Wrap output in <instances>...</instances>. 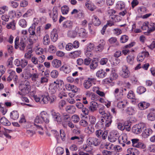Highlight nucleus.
<instances>
[{"mask_svg":"<svg viewBox=\"0 0 155 155\" xmlns=\"http://www.w3.org/2000/svg\"><path fill=\"white\" fill-rule=\"evenodd\" d=\"M63 84L61 81L57 80L54 81L51 86L50 91L52 94H55L58 91L62 89Z\"/></svg>","mask_w":155,"mask_h":155,"instance_id":"20e7f679","label":"nucleus"},{"mask_svg":"<svg viewBox=\"0 0 155 155\" xmlns=\"http://www.w3.org/2000/svg\"><path fill=\"white\" fill-rule=\"evenodd\" d=\"M98 105L96 102L92 101L90 102V104L88 107V108L89 109V111L93 112L97 110V108L98 107Z\"/></svg>","mask_w":155,"mask_h":155,"instance_id":"dca6fc26","label":"nucleus"},{"mask_svg":"<svg viewBox=\"0 0 155 155\" xmlns=\"http://www.w3.org/2000/svg\"><path fill=\"white\" fill-rule=\"evenodd\" d=\"M60 137L63 141H64L66 139V135L63 130H60Z\"/></svg>","mask_w":155,"mask_h":155,"instance_id":"0e129e2a","label":"nucleus"},{"mask_svg":"<svg viewBox=\"0 0 155 155\" xmlns=\"http://www.w3.org/2000/svg\"><path fill=\"white\" fill-rule=\"evenodd\" d=\"M122 77L124 78H128L130 75V72L128 69V67L126 65H123L122 68Z\"/></svg>","mask_w":155,"mask_h":155,"instance_id":"1a4fd4ad","label":"nucleus"},{"mask_svg":"<svg viewBox=\"0 0 155 155\" xmlns=\"http://www.w3.org/2000/svg\"><path fill=\"white\" fill-rule=\"evenodd\" d=\"M58 8L57 7H54L53 8L52 12L49 13L50 17L54 22H56L58 20Z\"/></svg>","mask_w":155,"mask_h":155,"instance_id":"423d86ee","label":"nucleus"},{"mask_svg":"<svg viewBox=\"0 0 155 155\" xmlns=\"http://www.w3.org/2000/svg\"><path fill=\"white\" fill-rule=\"evenodd\" d=\"M41 103L43 104H46L49 101L48 97L45 96H42L41 98Z\"/></svg>","mask_w":155,"mask_h":155,"instance_id":"864d4df0","label":"nucleus"},{"mask_svg":"<svg viewBox=\"0 0 155 155\" xmlns=\"http://www.w3.org/2000/svg\"><path fill=\"white\" fill-rule=\"evenodd\" d=\"M89 120L91 124L94 125L95 124L96 121V118L93 116H89Z\"/></svg>","mask_w":155,"mask_h":155,"instance_id":"e2e57ef3","label":"nucleus"},{"mask_svg":"<svg viewBox=\"0 0 155 155\" xmlns=\"http://www.w3.org/2000/svg\"><path fill=\"white\" fill-rule=\"evenodd\" d=\"M50 38L51 40L54 42H56L58 38V32L56 29H54L50 34Z\"/></svg>","mask_w":155,"mask_h":155,"instance_id":"a211bd4d","label":"nucleus"},{"mask_svg":"<svg viewBox=\"0 0 155 155\" xmlns=\"http://www.w3.org/2000/svg\"><path fill=\"white\" fill-rule=\"evenodd\" d=\"M120 91L119 89L118 88H116L114 92V94L116 100H119L120 99V97H119L117 95V94L119 93Z\"/></svg>","mask_w":155,"mask_h":155,"instance_id":"052dcab7","label":"nucleus"},{"mask_svg":"<svg viewBox=\"0 0 155 155\" xmlns=\"http://www.w3.org/2000/svg\"><path fill=\"white\" fill-rule=\"evenodd\" d=\"M0 123L3 125L9 126L11 125V123L5 117H2L0 119Z\"/></svg>","mask_w":155,"mask_h":155,"instance_id":"473e14b6","label":"nucleus"},{"mask_svg":"<svg viewBox=\"0 0 155 155\" xmlns=\"http://www.w3.org/2000/svg\"><path fill=\"white\" fill-rule=\"evenodd\" d=\"M19 87L23 94L25 95L27 94L30 91V83L28 81H25L21 83Z\"/></svg>","mask_w":155,"mask_h":155,"instance_id":"f03ea898","label":"nucleus"},{"mask_svg":"<svg viewBox=\"0 0 155 155\" xmlns=\"http://www.w3.org/2000/svg\"><path fill=\"white\" fill-rule=\"evenodd\" d=\"M117 107L119 108L123 109L127 105V102L124 100L121 99V98L119 100H117Z\"/></svg>","mask_w":155,"mask_h":155,"instance_id":"6ab92c4d","label":"nucleus"},{"mask_svg":"<svg viewBox=\"0 0 155 155\" xmlns=\"http://www.w3.org/2000/svg\"><path fill=\"white\" fill-rule=\"evenodd\" d=\"M116 6L118 9L121 10L124 8L125 4L123 2L121 1H118L117 2Z\"/></svg>","mask_w":155,"mask_h":155,"instance_id":"ea45409f","label":"nucleus"},{"mask_svg":"<svg viewBox=\"0 0 155 155\" xmlns=\"http://www.w3.org/2000/svg\"><path fill=\"white\" fill-rule=\"evenodd\" d=\"M134 57L133 55H129L127 57V61L129 64H132Z\"/></svg>","mask_w":155,"mask_h":155,"instance_id":"a18cd8bd","label":"nucleus"},{"mask_svg":"<svg viewBox=\"0 0 155 155\" xmlns=\"http://www.w3.org/2000/svg\"><path fill=\"white\" fill-rule=\"evenodd\" d=\"M32 50L31 49L28 50L26 53L25 54V58L27 59H30L32 56Z\"/></svg>","mask_w":155,"mask_h":155,"instance_id":"09e8293b","label":"nucleus"},{"mask_svg":"<svg viewBox=\"0 0 155 155\" xmlns=\"http://www.w3.org/2000/svg\"><path fill=\"white\" fill-rule=\"evenodd\" d=\"M8 10V6L5 5L0 7V14H2Z\"/></svg>","mask_w":155,"mask_h":155,"instance_id":"4d7b16f0","label":"nucleus"},{"mask_svg":"<svg viewBox=\"0 0 155 155\" xmlns=\"http://www.w3.org/2000/svg\"><path fill=\"white\" fill-rule=\"evenodd\" d=\"M95 80V79L93 78H88L87 80H84L83 86L86 89H89L92 85V83Z\"/></svg>","mask_w":155,"mask_h":155,"instance_id":"0eeeda50","label":"nucleus"},{"mask_svg":"<svg viewBox=\"0 0 155 155\" xmlns=\"http://www.w3.org/2000/svg\"><path fill=\"white\" fill-rule=\"evenodd\" d=\"M87 142L89 145H93L97 146L100 143L99 140L95 137H90L87 139Z\"/></svg>","mask_w":155,"mask_h":155,"instance_id":"f8f14e48","label":"nucleus"},{"mask_svg":"<svg viewBox=\"0 0 155 155\" xmlns=\"http://www.w3.org/2000/svg\"><path fill=\"white\" fill-rule=\"evenodd\" d=\"M148 33H150L155 31V23H149Z\"/></svg>","mask_w":155,"mask_h":155,"instance_id":"4c0bfd02","label":"nucleus"},{"mask_svg":"<svg viewBox=\"0 0 155 155\" xmlns=\"http://www.w3.org/2000/svg\"><path fill=\"white\" fill-rule=\"evenodd\" d=\"M60 70L63 71L64 73L66 74H68L71 71L70 67L66 64L63 65L60 68Z\"/></svg>","mask_w":155,"mask_h":155,"instance_id":"412c9836","label":"nucleus"},{"mask_svg":"<svg viewBox=\"0 0 155 155\" xmlns=\"http://www.w3.org/2000/svg\"><path fill=\"white\" fill-rule=\"evenodd\" d=\"M48 51L51 53H54L56 51V48L55 46L51 45L49 47Z\"/></svg>","mask_w":155,"mask_h":155,"instance_id":"13d9d810","label":"nucleus"},{"mask_svg":"<svg viewBox=\"0 0 155 155\" xmlns=\"http://www.w3.org/2000/svg\"><path fill=\"white\" fill-rule=\"evenodd\" d=\"M150 105V104L145 102H141L138 104L139 108L141 110H143L147 108Z\"/></svg>","mask_w":155,"mask_h":155,"instance_id":"cd10ccee","label":"nucleus"},{"mask_svg":"<svg viewBox=\"0 0 155 155\" xmlns=\"http://www.w3.org/2000/svg\"><path fill=\"white\" fill-rule=\"evenodd\" d=\"M110 77V79L113 81L115 80L117 78L118 75L115 70H112L111 71Z\"/></svg>","mask_w":155,"mask_h":155,"instance_id":"c9c22d12","label":"nucleus"},{"mask_svg":"<svg viewBox=\"0 0 155 155\" xmlns=\"http://www.w3.org/2000/svg\"><path fill=\"white\" fill-rule=\"evenodd\" d=\"M56 151L57 154L59 155L63 154L64 152V149L61 147H57L56 149Z\"/></svg>","mask_w":155,"mask_h":155,"instance_id":"8fccbe9b","label":"nucleus"},{"mask_svg":"<svg viewBox=\"0 0 155 155\" xmlns=\"http://www.w3.org/2000/svg\"><path fill=\"white\" fill-rule=\"evenodd\" d=\"M85 6L89 10L91 11H94L96 8L93 3L89 1L85 3Z\"/></svg>","mask_w":155,"mask_h":155,"instance_id":"a878e982","label":"nucleus"},{"mask_svg":"<svg viewBox=\"0 0 155 155\" xmlns=\"http://www.w3.org/2000/svg\"><path fill=\"white\" fill-rule=\"evenodd\" d=\"M61 61L57 59H54L52 62V65L55 68H58L61 65Z\"/></svg>","mask_w":155,"mask_h":155,"instance_id":"c756f323","label":"nucleus"},{"mask_svg":"<svg viewBox=\"0 0 155 155\" xmlns=\"http://www.w3.org/2000/svg\"><path fill=\"white\" fill-rule=\"evenodd\" d=\"M129 153L132 154V155H139L140 154L139 151L135 148H130L127 150Z\"/></svg>","mask_w":155,"mask_h":155,"instance_id":"bb28decb","label":"nucleus"},{"mask_svg":"<svg viewBox=\"0 0 155 155\" xmlns=\"http://www.w3.org/2000/svg\"><path fill=\"white\" fill-rule=\"evenodd\" d=\"M118 140L119 143L122 144L123 147L125 146V143L127 145H129L131 143L130 141L127 140V137L126 135H123L121 137V140L118 139Z\"/></svg>","mask_w":155,"mask_h":155,"instance_id":"ddd939ff","label":"nucleus"},{"mask_svg":"<svg viewBox=\"0 0 155 155\" xmlns=\"http://www.w3.org/2000/svg\"><path fill=\"white\" fill-rule=\"evenodd\" d=\"M69 8L67 5H64L61 8V12L63 14L66 15L68 13L69 11Z\"/></svg>","mask_w":155,"mask_h":155,"instance_id":"79ce46f5","label":"nucleus"},{"mask_svg":"<svg viewBox=\"0 0 155 155\" xmlns=\"http://www.w3.org/2000/svg\"><path fill=\"white\" fill-rule=\"evenodd\" d=\"M110 21L112 22H116L117 21V16L116 15H111L109 17Z\"/></svg>","mask_w":155,"mask_h":155,"instance_id":"6e6d98bb","label":"nucleus"},{"mask_svg":"<svg viewBox=\"0 0 155 155\" xmlns=\"http://www.w3.org/2000/svg\"><path fill=\"white\" fill-rule=\"evenodd\" d=\"M43 123V120L41 118V116H40V114L39 116H37L36 117L34 120V124L37 130H43L42 127L41 125H38L37 124H42Z\"/></svg>","mask_w":155,"mask_h":155,"instance_id":"6e6552de","label":"nucleus"},{"mask_svg":"<svg viewBox=\"0 0 155 155\" xmlns=\"http://www.w3.org/2000/svg\"><path fill=\"white\" fill-rule=\"evenodd\" d=\"M6 27L8 29H12L14 30L15 29V22L14 20L8 24L6 26Z\"/></svg>","mask_w":155,"mask_h":155,"instance_id":"a19ab883","label":"nucleus"},{"mask_svg":"<svg viewBox=\"0 0 155 155\" xmlns=\"http://www.w3.org/2000/svg\"><path fill=\"white\" fill-rule=\"evenodd\" d=\"M29 76L31 81L34 82H36L39 78V74L37 70L31 73Z\"/></svg>","mask_w":155,"mask_h":155,"instance_id":"2eb2a0df","label":"nucleus"},{"mask_svg":"<svg viewBox=\"0 0 155 155\" xmlns=\"http://www.w3.org/2000/svg\"><path fill=\"white\" fill-rule=\"evenodd\" d=\"M143 130L142 135V136L144 138L147 137L152 133V130L150 129L146 128V127Z\"/></svg>","mask_w":155,"mask_h":155,"instance_id":"5701e85b","label":"nucleus"},{"mask_svg":"<svg viewBox=\"0 0 155 155\" xmlns=\"http://www.w3.org/2000/svg\"><path fill=\"white\" fill-rule=\"evenodd\" d=\"M72 118L73 121L74 123H77L80 120V118L79 116L76 114H74L72 116Z\"/></svg>","mask_w":155,"mask_h":155,"instance_id":"69168bd1","label":"nucleus"},{"mask_svg":"<svg viewBox=\"0 0 155 155\" xmlns=\"http://www.w3.org/2000/svg\"><path fill=\"white\" fill-rule=\"evenodd\" d=\"M17 49L19 48L21 51H24L26 46L25 38H21L20 39V42L17 45Z\"/></svg>","mask_w":155,"mask_h":155,"instance_id":"aec40b11","label":"nucleus"},{"mask_svg":"<svg viewBox=\"0 0 155 155\" xmlns=\"http://www.w3.org/2000/svg\"><path fill=\"white\" fill-rule=\"evenodd\" d=\"M127 113L129 115H132L134 113L135 110L132 107H128L126 110Z\"/></svg>","mask_w":155,"mask_h":155,"instance_id":"680f3d73","label":"nucleus"},{"mask_svg":"<svg viewBox=\"0 0 155 155\" xmlns=\"http://www.w3.org/2000/svg\"><path fill=\"white\" fill-rule=\"evenodd\" d=\"M58 75V71L55 70H52L50 73V76L54 78H56L57 77Z\"/></svg>","mask_w":155,"mask_h":155,"instance_id":"3c124183","label":"nucleus"},{"mask_svg":"<svg viewBox=\"0 0 155 155\" xmlns=\"http://www.w3.org/2000/svg\"><path fill=\"white\" fill-rule=\"evenodd\" d=\"M127 97L130 99H135V94L132 91H130L127 95Z\"/></svg>","mask_w":155,"mask_h":155,"instance_id":"bf43d9fd","label":"nucleus"},{"mask_svg":"<svg viewBox=\"0 0 155 155\" xmlns=\"http://www.w3.org/2000/svg\"><path fill=\"white\" fill-rule=\"evenodd\" d=\"M78 35L80 37L83 38H86L87 36V32L86 30L84 28H80L78 31Z\"/></svg>","mask_w":155,"mask_h":155,"instance_id":"4be33fe9","label":"nucleus"},{"mask_svg":"<svg viewBox=\"0 0 155 155\" xmlns=\"http://www.w3.org/2000/svg\"><path fill=\"white\" fill-rule=\"evenodd\" d=\"M96 76L99 78H103L107 75V73L103 69L100 70L96 73Z\"/></svg>","mask_w":155,"mask_h":155,"instance_id":"393cba45","label":"nucleus"},{"mask_svg":"<svg viewBox=\"0 0 155 155\" xmlns=\"http://www.w3.org/2000/svg\"><path fill=\"white\" fill-rule=\"evenodd\" d=\"M40 116H41L43 122H45L46 124H48L49 122V119L48 115L47 113L44 111H42L40 114Z\"/></svg>","mask_w":155,"mask_h":155,"instance_id":"f3484780","label":"nucleus"},{"mask_svg":"<svg viewBox=\"0 0 155 155\" xmlns=\"http://www.w3.org/2000/svg\"><path fill=\"white\" fill-rule=\"evenodd\" d=\"M51 114L54 120L58 123L61 122V119L59 113L56 112L54 110H52L51 111Z\"/></svg>","mask_w":155,"mask_h":155,"instance_id":"9b49d317","label":"nucleus"},{"mask_svg":"<svg viewBox=\"0 0 155 155\" xmlns=\"http://www.w3.org/2000/svg\"><path fill=\"white\" fill-rule=\"evenodd\" d=\"M94 45L93 43H90L87 45L86 51H91L94 49Z\"/></svg>","mask_w":155,"mask_h":155,"instance_id":"338daca9","label":"nucleus"},{"mask_svg":"<svg viewBox=\"0 0 155 155\" xmlns=\"http://www.w3.org/2000/svg\"><path fill=\"white\" fill-rule=\"evenodd\" d=\"M98 65V62L97 60H93L90 65V68L91 69L94 70L97 68Z\"/></svg>","mask_w":155,"mask_h":155,"instance_id":"f704fd0d","label":"nucleus"},{"mask_svg":"<svg viewBox=\"0 0 155 155\" xmlns=\"http://www.w3.org/2000/svg\"><path fill=\"white\" fill-rule=\"evenodd\" d=\"M149 53L147 51H143L139 54L137 58V60L138 62H141L146 57H148Z\"/></svg>","mask_w":155,"mask_h":155,"instance_id":"4468645a","label":"nucleus"},{"mask_svg":"<svg viewBox=\"0 0 155 155\" xmlns=\"http://www.w3.org/2000/svg\"><path fill=\"white\" fill-rule=\"evenodd\" d=\"M35 27L33 26H31L28 30L30 35L29 41L31 44H33V43L35 42L38 39V37L35 34Z\"/></svg>","mask_w":155,"mask_h":155,"instance_id":"7ed1b4c3","label":"nucleus"},{"mask_svg":"<svg viewBox=\"0 0 155 155\" xmlns=\"http://www.w3.org/2000/svg\"><path fill=\"white\" fill-rule=\"evenodd\" d=\"M119 134L117 132H112L108 136V140L111 142H115L119 139Z\"/></svg>","mask_w":155,"mask_h":155,"instance_id":"9d476101","label":"nucleus"},{"mask_svg":"<svg viewBox=\"0 0 155 155\" xmlns=\"http://www.w3.org/2000/svg\"><path fill=\"white\" fill-rule=\"evenodd\" d=\"M92 22L93 24L95 26H99L101 23V21L99 18L95 15L93 16Z\"/></svg>","mask_w":155,"mask_h":155,"instance_id":"7c9ffc66","label":"nucleus"},{"mask_svg":"<svg viewBox=\"0 0 155 155\" xmlns=\"http://www.w3.org/2000/svg\"><path fill=\"white\" fill-rule=\"evenodd\" d=\"M18 24L23 28L26 27L27 25V22L24 19L20 20L19 21Z\"/></svg>","mask_w":155,"mask_h":155,"instance_id":"c03bdc74","label":"nucleus"},{"mask_svg":"<svg viewBox=\"0 0 155 155\" xmlns=\"http://www.w3.org/2000/svg\"><path fill=\"white\" fill-rule=\"evenodd\" d=\"M66 110L70 113H73L75 112V109L73 106H67L66 108Z\"/></svg>","mask_w":155,"mask_h":155,"instance_id":"603ef678","label":"nucleus"},{"mask_svg":"<svg viewBox=\"0 0 155 155\" xmlns=\"http://www.w3.org/2000/svg\"><path fill=\"white\" fill-rule=\"evenodd\" d=\"M81 53V51H75L70 53L69 54V56L71 58H74L79 57Z\"/></svg>","mask_w":155,"mask_h":155,"instance_id":"c85d7f7f","label":"nucleus"},{"mask_svg":"<svg viewBox=\"0 0 155 155\" xmlns=\"http://www.w3.org/2000/svg\"><path fill=\"white\" fill-rule=\"evenodd\" d=\"M147 118L150 121H153L155 120V117L153 113H150L147 115Z\"/></svg>","mask_w":155,"mask_h":155,"instance_id":"774afa93","label":"nucleus"},{"mask_svg":"<svg viewBox=\"0 0 155 155\" xmlns=\"http://www.w3.org/2000/svg\"><path fill=\"white\" fill-rule=\"evenodd\" d=\"M100 41L101 42V43H100L97 47L98 51H101L103 50L105 44V42L103 40H100Z\"/></svg>","mask_w":155,"mask_h":155,"instance_id":"de8ad7c7","label":"nucleus"},{"mask_svg":"<svg viewBox=\"0 0 155 155\" xmlns=\"http://www.w3.org/2000/svg\"><path fill=\"white\" fill-rule=\"evenodd\" d=\"M43 42L44 45H47L50 43V39L48 35L46 34L44 37L43 39Z\"/></svg>","mask_w":155,"mask_h":155,"instance_id":"e433bc0d","label":"nucleus"},{"mask_svg":"<svg viewBox=\"0 0 155 155\" xmlns=\"http://www.w3.org/2000/svg\"><path fill=\"white\" fill-rule=\"evenodd\" d=\"M61 122H66L67 123L71 119V116L68 114L66 113L63 114L61 117Z\"/></svg>","mask_w":155,"mask_h":155,"instance_id":"b1692460","label":"nucleus"},{"mask_svg":"<svg viewBox=\"0 0 155 155\" xmlns=\"http://www.w3.org/2000/svg\"><path fill=\"white\" fill-rule=\"evenodd\" d=\"M146 124L145 123L141 122L138 124L134 125L132 128V132L136 134L140 133L142 130L146 128Z\"/></svg>","mask_w":155,"mask_h":155,"instance_id":"39448f33","label":"nucleus"},{"mask_svg":"<svg viewBox=\"0 0 155 155\" xmlns=\"http://www.w3.org/2000/svg\"><path fill=\"white\" fill-rule=\"evenodd\" d=\"M129 39L128 37L126 35L122 36L120 38V41L122 43H124L126 42Z\"/></svg>","mask_w":155,"mask_h":155,"instance_id":"5fc2aeb1","label":"nucleus"},{"mask_svg":"<svg viewBox=\"0 0 155 155\" xmlns=\"http://www.w3.org/2000/svg\"><path fill=\"white\" fill-rule=\"evenodd\" d=\"M146 91L145 88L143 86H140L138 87L137 90V92L139 94H141Z\"/></svg>","mask_w":155,"mask_h":155,"instance_id":"49530a36","label":"nucleus"},{"mask_svg":"<svg viewBox=\"0 0 155 155\" xmlns=\"http://www.w3.org/2000/svg\"><path fill=\"white\" fill-rule=\"evenodd\" d=\"M99 113L102 115L101 117L103 118L100 122H97L95 125V127L98 126L99 125L101 126L100 127H108L111 125L112 120V117L110 113H106L104 110L100 108L99 110Z\"/></svg>","mask_w":155,"mask_h":155,"instance_id":"f257e3e1","label":"nucleus"},{"mask_svg":"<svg viewBox=\"0 0 155 155\" xmlns=\"http://www.w3.org/2000/svg\"><path fill=\"white\" fill-rule=\"evenodd\" d=\"M141 28L143 30H147V32L148 33L149 22L147 21H146L144 22L141 27Z\"/></svg>","mask_w":155,"mask_h":155,"instance_id":"58836bf2","label":"nucleus"},{"mask_svg":"<svg viewBox=\"0 0 155 155\" xmlns=\"http://www.w3.org/2000/svg\"><path fill=\"white\" fill-rule=\"evenodd\" d=\"M109 41L111 44H114V46H117L119 45L117 39L115 37H111L109 40Z\"/></svg>","mask_w":155,"mask_h":155,"instance_id":"37998d69","label":"nucleus"},{"mask_svg":"<svg viewBox=\"0 0 155 155\" xmlns=\"http://www.w3.org/2000/svg\"><path fill=\"white\" fill-rule=\"evenodd\" d=\"M10 116L11 119L15 120H17L19 117V114L16 111H13L10 114Z\"/></svg>","mask_w":155,"mask_h":155,"instance_id":"2f4dec72","label":"nucleus"},{"mask_svg":"<svg viewBox=\"0 0 155 155\" xmlns=\"http://www.w3.org/2000/svg\"><path fill=\"white\" fill-rule=\"evenodd\" d=\"M72 22L70 20H68L64 22L63 24V26L64 28H72Z\"/></svg>","mask_w":155,"mask_h":155,"instance_id":"72a5a7b5","label":"nucleus"}]
</instances>
